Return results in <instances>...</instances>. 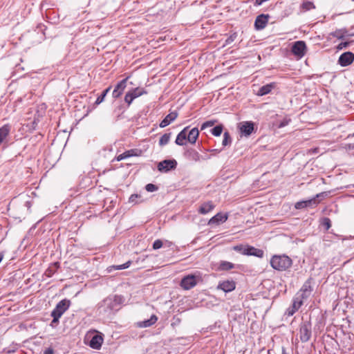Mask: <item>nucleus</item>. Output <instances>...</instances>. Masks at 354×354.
I'll return each instance as SVG.
<instances>
[{
    "label": "nucleus",
    "instance_id": "obj_1",
    "mask_svg": "<svg viewBox=\"0 0 354 354\" xmlns=\"http://www.w3.org/2000/svg\"><path fill=\"white\" fill-rule=\"evenodd\" d=\"M271 266L277 270L285 271L292 266V261L287 255H274L270 260Z\"/></svg>",
    "mask_w": 354,
    "mask_h": 354
},
{
    "label": "nucleus",
    "instance_id": "obj_2",
    "mask_svg": "<svg viewBox=\"0 0 354 354\" xmlns=\"http://www.w3.org/2000/svg\"><path fill=\"white\" fill-rule=\"evenodd\" d=\"M123 301L124 298L122 296L114 295L113 297H109L102 301L100 308H103V310L105 313L118 310Z\"/></svg>",
    "mask_w": 354,
    "mask_h": 354
},
{
    "label": "nucleus",
    "instance_id": "obj_3",
    "mask_svg": "<svg viewBox=\"0 0 354 354\" xmlns=\"http://www.w3.org/2000/svg\"><path fill=\"white\" fill-rule=\"evenodd\" d=\"M312 335V325L309 322H303L299 326V336L301 342H307Z\"/></svg>",
    "mask_w": 354,
    "mask_h": 354
},
{
    "label": "nucleus",
    "instance_id": "obj_4",
    "mask_svg": "<svg viewBox=\"0 0 354 354\" xmlns=\"http://www.w3.org/2000/svg\"><path fill=\"white\" fill-rule=\"evenodd\" d=\"M306 48V45L304 41H297L293 44L291 51L295 56L300 59L305 55Z\"/></svg>",
    "mask_w": 354,
    "mask_h": 354
},
{
    "label": "nucleus",
    "instance_id": "obj_5",
    "mask_svg": "<svg viewBox=\"0 0 354 354\" xmlns=\"http://www.w3.org/2000/svg\"><path fill=\"white\" fill-rule=\"evenodd\" d=\"M146 93L147 91L144 88L138 87L133 88L126 93L124 101L128 105H130L134 99Z\"/></svg>",
    "mask_w": 354,
    "mask_h": 354
},
{
    "label": "nucleus",
    "instance_id": "obj_6",
    "mask_svg": "<svg viewBox=\"0 0 354 354\" xmlns=\"http://www.w3.org/2000/svg\"><path fill=\"white\" fill-rule=\"evenodd\" d=\"M70 304V300L66 299H62L56 305L55 309L51 313L56 315L57 317H61V316L68 309Z\"/></svg>",
    "mask_w": 354,
    "mask_h": 354
},
{
    "label": "nucleus",
    "instance_id": "obj_7",
    "mask_svg": "<svg viewBox=\"0 0 354 354\" xmlns=\"http://www.w3.org/2000/svg\"><path fill=\"white\" fill-rule=\"evenodd\" d=\"M177 162L176 160H165L158 164V169L160 172H167L176 167Z\"/></svg>",
    "mask_w": 354,
    "mask_h": 354
},
{
    "label": "nucleus",
    "instance_id": "obj_8",
    "mask_svg": "<svg viewBox=\"0 0 354 354\" xmlns=\"http://www.w3.org/2000/svg\"><path fill=\"white\" fill-rule=\"evenodd\" d=\"M197 283L196 279L194 275H187L183 277L180 281L181 287L185 290H189Z\"/></svg>",
    "mask_w": 354,
    "mask_h": 354
},
{
    "label": "nucleus",
    "instance_id": "obj_9",
    "mask_svg": "<svg viewBox=\"0 0 354 354\" xmlns=\"http://www.w3.org/2000/svg\"><path fill=\"white\" fill-rule=\"evenodd\" d=\"M354 61V53L346 52L342 53L338 59V63L342 66H347Z\"/></svg>",
    "mask_w": 354,
    "mask_h": 354
},
{
    "label": "nucleus",
    "instance_id": "obj_10",
    "mask_svg": "<svg viewBox=\"0 0 354 354\" xmlns=\"http://www.w3.org/2000/svg\"><path fill=\"white\" fill-rule=\"evenodd\" d=\"M241 133L245 136H249L254 131V123L252 122H243L239 124Z\"/></svg>",
    "mask_w": 354,
    "mask_h": 354
},
{
    "label": "nucleus",
    "instance_id": "obj_11",
    "mask_svg": "<svg viewBox=\"0 0 354 354\" xmlns=\"http://www.w3.org/2000/svg\"><path fill=\"white\" fill-rule=\"evenodd\" d=\"M270 16L268 15L261 14L257 17L254 21V27L257 30L263 29L268 24Z\"/></svg>",
    "mask_w": 354,
    "mask_h": 354
},
{
    "label": "nucleus",
    "instance_id": "obj_12",
    "mask_svg": "<svg viewBox=\"0 0 354 354\" xmlns=\"http://www.w3.org/2000/svg\"><path fill=\"white\" fill-rule=\"evenodd\" d=\"M313 291L312 287L310 286V283L309 281H306L300 289L299 292L297 294V296L301 297V299H306L311 294Z\"/></svg>",
    "mask_w": 354,
    "mask_h": 354
},
{
    "label": "nucleus",
    "instance_id": "obj_13",
    "mask_svg": "<svg viewBox=\"0 0 354 354\" xmlns=\"http://www.w3.org/2000/svg\"><path fill=\"white\" fill-rule=\"evenodd\" d=\"M127 80H128V77L122 80L119 83H118V84L115 87V88L113 91V93H112L113 97L114 98H118L122 95V92L124 91V90L125 89V88L127 86Z\"/></svg>",
    "mask_w": 354,
    "mask_h": 354
},
{
    "label": "nucleus",
    "instance_id": "obj_14",
    "mask_svg": "<svg viewBox=\"0 0 354 354\" xmlns=\"http://www.w3.org/2000/svg\"><path fill=\"white\" fill-rule=\"evenodd\" d=\"M217 288L218 289H221L225 292H229L235 289L236 284L234 281L226 280L220 282Z\"/></svg>",
    "mask_w": 354,
    "mask_h": 354
},
{
    "label": "nucleus",
    "instance_id": "obj_15",
    "mask_svg": "<svg viewBox=\"0 0 354 354\" xmlns=\"http://www.w3.org/2000/svg\"><path fill=\"white\" fill-rule=\"evenodd\" d=\"M11 127L6 124L0 128V145L6 142V139L10 134Z\"/></svg>",
    "mask_w": 354,
    "mask_h": 354
},
{
    "label": "nucleus",
    "instance_id": "obj_16",
    "mask_svg": "<svg viewBox=\"0 0 354 354\" xmlns=\"http://www.w3.org/2000/svg\"><path fill=\"white\" fill-rule=\"evenodd\" d=\"M178 117V113L171 112L168 115L165 116V118L162 120V122L160 124V127L161 128L166 127L169 124H170L172 122H174Z\"/></svg>",
    "mask_w": 354,
    "mask_h": 354
},
{
    "label": "nucleus",
    "instance_id": "obj_17",
    "mask_svg": "<svg viewBox=\"0 0 354 354\" xmlns=\"http://www.w3.org/2000/svg\"><path fill=\"white\" fill-rule=\"evenodd\" d=\"M245 255L254 256L261 258L263 256V251L261 249L255 248L253 246L246 245Z\"/></svg>",
    "mask_w": 354,
    "mask_h": 354
},
{
    "label": "nucleus",
    "instance_id": "obj_18",
    "mask_svg": "<svg viewBox=\"0 0 354 354\" xmlns=\"http://www.w3.org/2000/svg\"><path fill=\"white\" fill-rule=\"evenodd\" d=\"M103 342L101 335H95L90 341L89 346L94 349H100Z\"/></svg>",
    "mask_w": 354,
    "mask_h": 354
},
{
    "label": "nucleus",
    "instance_id": "obj_19",
    "mask_svg": "<svg viewBox=\"0 0 354 354\" xmlns=\"http://www.w3.org/2000/svg\"><path fill=\"white\" fill-rule=\"evenodd\" d=\"M189 127L184 128L178 135L176 139V144L180 146L185 145V141L187 140V131Z\"/></svg>",
    "mask_w": 354,
    "mask_h": 354
},
{
    "label": "nucleus",
    "instance_id": "obj_20",
    "mask_svg": "<svg viewBox=\"0 0 354 354\" xmlns=\"http://www.w3.org/2000/svg\"><path fill=\"white\" fill-rule=\"evenodd\" d=\"M276 86V83L272 82L270 84H268L266 85L262 86L259 88L257 95L259 96H263L265 95H267L271 92V91Z\"/></svg>",
    "mask_w": 354,
    "mask_h": 354
},
{
    "label": "nucleus",
    "instance_id": "obj_21",
    "mask_svg": "<svg viewBox=\"0 0 354 354\" xmlns=\"http://www.w3.org/2000/svg\"><path fill=\"white\" fill-rule=\"evenodd\" d=\"M214 207L215 205L212 201H207L200 206L198 213L201 214H206L213 210Z\"/></svg>",
    "mask_w": 354,
    "mask_h": 354
},
{
    "label": "nucleus",
    "instance_id": "obj_22",
    "mask_svg": "<svg viewBox=\"0 0 354 354\" xmlns=\"http://www.w3.org/2000/svg\"><path fill=\"white\" fill-rule=\"evenodd\" d=\"M227 215L223 214L221 213H218L209 219L208 224L209 225H212V224L218 225L220 223L225 222V221H227Z\"/></svg>",
    "mask_w": 354,
    "mask_h": 354
},
{
    "label": "nucleus",
    "instance_id": "obj_23",
    "mask_svg": "<svg viewBox=\"0 0 354 354\" xmlns=\"http://www.w3.org/2000/svg\"><path fill=\"white\" fill-rule=\"evenodd\" d=\"M199 131L197 128H193L189 133L187 131V140L191 144H194L198 137Z\"/></svg>",
    "mask_w": 354,
    "mask_h": 354
},
{
    "label": "nucleus",
    "instance_id": "obj_24",
    "mask_svg": "<svg viewBox=\"0 0 354 354\" xmlns=\"http://www.w3.org/2000/svg\"><path fill=\"white\" fill-rule=\"evenodd\" d=\"M158 320V317L155 315H152L149 319L145 320L139 324V326L142 328H147L154 324Z\"/></svg>",
    "mask_w": 354,
    "mask_h": 354
},
{
    "label": "nucleus",
    "instance_id": "obj_25",
    "mask_svg": "<svg viewBox=\"0 0 354 354\" xmlns=\"http://www.w3.org/2000/svg\"><path fill=\"white\" fill-rule=\"evenodd\" d=\"M348 35V31L343 29H338L331 33V35L334 37H336L339 39H344Z\"/></svg>",
    "mask_w": 354,
    "mask_h": 354
},
{
    "label": "nucleus",
    "instance_id": "obj_26",
    "mask_svg": "<svg viewBox=\"0 0 354 354\" xmlns=\"http://www.w3.org/2000/svg\"><path fill=\"white\" fill-rule=\"evenodd\" d=\"M323 194H317L314 198H310L309 200L304 201L305 203L306 204V207H313V206H317L319 203V201L317 200V198H319L321 195Z\"/></svg>",
    "mask_w": 354,
    "mask_h": 354
},
{
    "label": "nucleus",
    "instance_id": "obj_27",
    "mask_svg": "<svg viewBox=\"0 0 354 354\" xmlns=\"http://www.w3.org/2000/svg\"><path fill=\"white\" fill-rule=\"evenodd\" d=\"M234 268V265L229 261H223L220 263L219 270H229L233 269Z\"/></svg>",
    "mask_w": 354,
    "mask_h": 354
},
{
    "label": "nucleus",
    "instance_id": "obj_28",
    "mask_svg": "<svg viewBox=\"0 0 354 354\" xmlns=\"http://www.w3.org/2000/svg\"><path fill=\"white\" fill-rule=\"evenodd\" d=\"M170 137H171V133H165L164 135H162L159 140L160 145L163 146V145H167L170 140Z\"/></svg>",
    "mask_w": 354,
    "mask_h": 354
},
{
    "label": "nucleus",
    "instance_id": "obj_29",
    "mask_svg": "<svg viewBox=\"0 0 354 354\" xmlns=\"http://www.w3.org/2000/svg\"><path fill=\"white\" fill-rule=\"evenodd\" d=\"M303 302H304V299L297 295V297L294 299V301H293V304H292L293 308L297 309L298 310V309L303 304Z\"/></svg>",
    "mask_w": 354,
    "mask_h": 354
},
{
    "label": "nucleus",
    "instance_id": "obj_30",
    "mask_svg": "<svg viewBox=\"0 0 354 354\" xmlns=\"http://www.w3.org/2000/svg\"><path fill=\"white\" fill-rule=\"evenodd\" d=\"M131 262L130 261L126 262L125 263L119 265V266H113L110 267V270L113 268L114 270H123L129 268L131 265Z\"/></svg>",
    "mask_w": 354,
    "mask_h": 354
},
{
    "label": "nucleus",
    "instance_id": "obj_31",
    "mask_svg": "<svg viewBox=\"0 0 354 354\" xmlns=\"http://www.w3.org/2000/svg\"><path fill=\"white\" fill-rule=\"evenodd\" d=\"M223 131V127L221 125H218L214 127L212 129V133L215 136H219Z\"/></svg>",
    "mask_w": 354,
    "mask_h": 354
},
{
    "label": "nucleus",
    "instance_id": "obj_32",
    "mask_svg": "<svg viewBox=\"0 0 354 354\" xmlns=\"http://www.w3.org/2000/svg\"><path fill=\"white\" fill-rule=\"evenodd\" d=\"M233 250L238 252H240L242 254L245 255L246 245H235V246H234Z\"/></svg>",
    "mask_w": 354,
    "mask_h": 354
},
{
    "label": "nucleus",
    "instance_id": "obj_33",
    "mask_svg": "<svg viewBox=\"0 0 354 354\" xmlns=\"http://www.w3.org/2000/svg\"><path fill=\"white\" fill-rule=\"evenodd\" d=\"M138 149H130L124 152V158H127L132 156H138Z\"/></svg>",
    "mask_w": 354,
    "mask_h": 354
},
{
    "label": "nucleus",
    "instance_id": "obj_34",
    "mask_svg": "<svg viewBox=\"0 0 354 354\" xmlns=\"http://www.w3.org/2000/svg\"><path fill=\"white\" fill-rule=\"evenodd\" d=\"M231 142V138L228 132H225L223 134V140L222 144L223 146H227Z\"/></svg>",
    "mask_w": 354,
    "mask_h": 354
},
{
    "label": "nucleus",
    "instance_id": "obj_35",
    "mask_svg": "<svg viewBox=\"0 0 354 354\" xmlns=\"http://www.w3.org/2000/svg\"><path fill=\"white\" fill-rule=\"evenodd\" d=\"M146 190L149 192H153L158 190V187L152 183H149L145 187Z\"/></svg>",
    "mask_w": 354,
    "mask_h": 354
},
{
    "label": "nucleus",
    "instance_id": "obj_36",
    "mask_svg": "<svg viewBox=\"0 0 354 354\" xmlns=\"http://www.w3.org/2000/svg\"><path fill=\"white\" fill-rule=\"evenodd\" d=\"M295 207L297 209H304L306 207V204L304 201H299L295 204Z\"/></svg>",
    "mask_w": 354,
    "mask_h": 354
},
{
    "label": "nucleus",
    "instance_id": "obj_37",
    "mask_svg": "<svg viewBox=\"0 0 354 354\" xmlns=\"http://www.w3.org/2000/svg\"><path fill=\"white\" fill-rule=\"evenodd\" d=\"M322 223L326 230H328L331 227V222L328 218H324Z\"/></svg>",
    "mask_w": 354,
    "mask_h": 354
},
{
    "label": "nucleus",
    "instance_id": "obj_38",
    "mask_svg": "<svg viewBox=\"0 0 354 354\" xmlns=\"http://www.w3.org/2000/svg\"><path fill=\"white\" fill-rule=\"evenodd\" d=\"M162 246V242L160 240H156L153 242V248L154 250L160 249Z\"/></svg>",
    "mask_w": 354,
    "mask_h": 354
},
{
    "label": "nucleus",
    "instance_id": "obj_39",
    "mask_svg": "<svg viewBox=\"0 0 354 354\" xmlns=\"http://www.w3.org/2000/svg\"><path fill=\"white\" fill-rule=\"evenodd\" d=\"M214 124V121H212V120L207 121L202 124L201 130H203L205 128L209 127H212Z\"/></svg>",
    "mask_w": 354,
    "mask_h": 354
},
{
    "label": "nucleus",
    "instance_id": "obj_40",
    "mask_svg": "<svg viewBox=\"0 0 354 354\" xmlns=\"http://www.w3.org/2000/svg\"><path fill=\"white\" fill-rule=\"evenodd\" d=\"M350 44V42L345 41V42H341L338 44L337 46V50H342L343 48H347Z\"/></svg>",
    "mask_w": 354,
    "mask_h": 354
},
{
    "label": "nucleus",
    "instance_id": "obj_41",
    "mask_svg": "<svg viewBox=\"0 0 354 354\" xmlns=\"http://www.w3.org/2000/svg\"><path fill=\"white\" fill-rule=\"evenodd\" d=\"M106 97V95L102 93L101 94V95H100V96L97 98V100H96V101H95V104L96 105L100 104V103H102V102L104 101V97Z\"/></svg>",
    "mask_w": 354,
    "mask_h": 354
},
{
    "label": "nucleus",
    "instance_id": "obj_42",
    "mask_svg": "<svg viewBox=\"0 0 354 354\" xmlns=\"http://www.w3.org/2000/svg\"><path fill=\"white\" fill-rule=\"evenodd\" d=\"M296 311H297V309L293 308V306H292L291 308H288V310H287V315H288V316H292V315H294V313H295Z\"/></svg>",
    "mask_w": 354,
    "mask_h": 354
},
{
    "label": "nucleus",
    "instance_id": "obj_43",
    "mask_svg": "<svg viewBox=\"0 0 354 354\" xmlns=\"http://www.w3.org/2000/svg\"><path fill=\"white\" fill-rule=\"evenodd\" d=\"M288 122L289 120H283L279 124V128H281V127H283L285 126H286L288 124Z\"/></svg>",
    "mask_w": 354,
    "mask_h": 354
},
{
    "label": "nucleus",
    "instance_id": "obj_44",
    "mask_svg": "<svg viewBox=\"0 0 354 354\" xmlns=\"http://www.w3.org/2000/svg\"><path fill=\"white\" fill-rule=\"evenodd\" d=\"M138 197L137 194H132L129 198V201L131 203L136 202V198Z\"/></svg>",
    "mask_w": 354,
    "mask_h": 354
},
{
    "label": "nucleus",
    "instance_id": "obj_45",
    "mask_svg": "<svg viewBox=\"0 0 354 354\" xmlns=\"http://www.w3.org/2000/svg\"><path fill=\"white\" fill-rule=\"evenodd\" d=\"M44 354H54V351L52 348H48L44 351Z\"/></svg>",
    "mask_w": 354,
    "mask_h": 354
},
{
    "label": "nucleus",
    "instance_id": "obj_46",
    "mask_svg": "<svg viewBox=\"0 0 354 354\" xmlns=\"http://www.w3.org/2000/svg\"><path fill=\"white\" fill-rule=\"evenodd\" d=\"M51 316L53 317V319L52 321V323H57L59 321V319L60 317H57L56 315H54L53 313H51Z\"/></svg>",
    "mask_w": 354,
    "mask_h": 354
},
{
    "label": "nucleus",
    "instance_id": "obj_47",
    "mask_svg": "<svg viewBox=\"0 0 354 354\" xmlns=\"http://www.w3.org/2000/svg\"><path fill=\"white\" fill-rule=\"evenodd\" d=\"M124 153L120 154L118 156H117L116 159L118 161H120L122 160L125 159Z\"/></svg>",
    "mask_w": 354,
    "mask_h": 354
},
{
    "label": "nucleus",
    "instance_id": "obj_48",
    "mask_svg": "<svg viewBox=\"0 0 354 354\" xmlns=\"http://www.w3.org/2000/svg\"><path fill=\"white\" fill-rule=\"evenodd\" d=\"M111 90V86L108 87L106 89H105L102 93L106 95L107 93L109 92V91Z\"/></svg>",
    "mask_w": 354,
    "mask_h": 354
},
{
    "label": "nucleus",
    "instance_id": "obj_49",
    "mask_svg": "<svg viewBox=\"0 0 354 354\" xmlns=\"http://www.w3.org/2000/svg\"><path fill=\"white\" fill-rule=\"evenodd\" d=\"M3 255L0 254V262L2 261Z\"/></svg>",
    "mask_w": 354,
    "mask_h": 354
},
{
    "label": "nucleus",
    "instance_id": "obj_50",
    "mask_svg": "<svg viewBox=\"0 0 354 354\" xmlns=\"http://www.w3.org/2000/svg\"><path fill=\"white\" fill-rule=\"evenodd\" d=\"M282 354H287L286 352L285 348H283L282 349Z\"/></svg>",
    "mask_w": 354,
    "mask_h": 354
},
{
    "label": "nucleus",
    "instance_id": "obj_51",
    "mask_svg": "<svg viewBox=\"0 0 354 354\" xmlns=\"http://www.w3.org/2000/svg\"><path fill=\"white\" fill-rule=\"evenodd\" d=\"M318 151V149L315 148L313 149V153H317Z\"/></svg>",
    "mask_w": 354,
    "mask_h": 354
}]
</instances>
